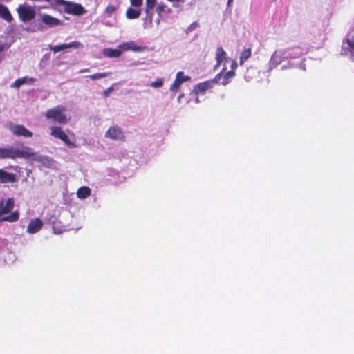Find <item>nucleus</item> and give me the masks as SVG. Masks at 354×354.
I'll use <instances>...</instances> for the list:
<instances>
[{"instance_id": "nucleus-1", "label": "nucleus", "mask_w": 354, "mask_h": 354, "mask_svg": "<svg viewBox=\"0 0 354 354\" xmlns=\"http://www.w3.org/2000/svg\"><path fill=\"white\" fill-rule=\"evenodd\" d=\"M15 201L12 198L0 201V222L14 223L19 220V213L13 211Z\"/></svg>"}, {"instance_id": "nucleus-2", "label": "nucleus", "mask_w": 354, "mask_h": 354, "mask_svg": "<svg viewBox=\"0 0 354 354\" xmlns=\"http://www.w3.org/2000/svg\"><path fill=\"white\" fill-rule=\"evenodd\" d=\"M44 115L46 119L59 124H66L71 118L66 108L63 105H58L48 109Z\"/></svg>"}, {"instance_id": "nucleus-3", "label": "nucleus", "mask_w": 354, "mask_h": 354, "mask_svg": "<svg viewBox=\"0 0 354 354\" xmlns=\"http://www.w3.org/2000/svg\"><path fill=\"white\" fill-rule=\"evenodd\" d=\"M341 54L354 62V27L348 30L342 41Z\"/></svg>"}, {"instance_id": "nucleus-4", "label": "nucleus", "mask_w": 354, "mask_h": 354, "mask_svg": "<svg viewBox=\"0 0 354 354\" xmlns=\"http://www.w3.org/2000/svg\"><path fill=\"white\" fill-rule=\"evenodd\" d=\"M221 77V73L217 74L212 80L201 82L194 86L190 95H204L207 91L212 88L217 84Z\"/></svg>"}, {"instance_id": "nucleus-5", "label": "nucleus", "mask_w": 354, "mask_h": 354, "mask_svg": "<svg viewBox=\"0 0 354 354\" xmlns=\"http://www.w3.org/2000/svg\"><path fill=\"white\" fill-rule=\"evenodd\" d=\"M292 54L285 50H277L272 55L270 61L268 62V71H271L278 65H279L283 61L288 60V57H291Z\"/></svg>"}, {"instance_id": "nucleus-6", "label": "nucleus", "mask_w": 354, "mask_h": 354, "mask_svg": "<svg viewBox=\"0 0 354 354\" xmlns=\"http://www.w3.org/2000/svg\"><path fill=\"white\" fill-rule=\"evenodd\" d=\"M56 6H62L65 12L74 15H81L86 12L82 5L64 0H57Z\"/></svg>"}, {"instance_id": "nucleus-7", "label": "nucleus", "mask_w": 354, "mask_h": 354, "mask_svg": "<svg viewBox=\"0 0 354 354\" xmlns=\"http://www.w3.org/2000/svg\"><path fill=\"white\" fill-rule=\"evenodd\" d=\"M17 12L23 22L31 21L35 18L36 14L35 8L26 4L19 5L17 8Z\"/></svg>"}, {"instance_id": "nucleus-8", "label": "nucleus", "mask_w": 354, "mask_h": 354, "mask_svg": "<svg viewBox=\"0 0 354 354\" xmlns=\"http://www.w3.org/2000/svg\"><path fill=\"white\" fill-rule=\"evenodd\" d=\"M50 135L55 138L59 139L70 148L76 147L74 141L71 140L66 133L62 130L60 127L52 126L50 128Z\"/></svg>"}, {"instance_id": "nucleus-9", "label": "nucleus", "mask_w": 354, "mask_h": 354, "mask_svg": "<svg viewBox=\"0 0 354 354\" xmlns=\"http://www.w3.org/2000/svg\"><path fill=\"white\" fill-rule=\"evenodd\" d=\"M105 137L117 141H123L125 138L123 130L117 125L110 127L105 133Z\"/></svg>"}, {"instance_id": "nucleus-10", "label": "nucleus", "mask_w": 354, "mask_h": 354, "mask_svg": "<svg viewBox=\"0 0 354 354\" xmlns=\"http://www.w3.org/2000/svg\"><path fill=\"white\" fill-rule=\"evenodd\" d=\"M191 77L189 75H185L184 72L179 71L176 73V77L173 83L169 87V91L173 93H176L179 91L181 85L186 82L190 81Z\"/></svg>"}, {"instance_id": "nucleus-11", "label": "nucleus", "mask_w": 354, "mask_h": 354, "mask_svg": "<svg viewBox=\"0 0 354 354\" xmlns=\"http://www.w3.org/2000/svg\"><path fill=\"white\" fill-rule=\"evenodd\" d=\"M84 47L83 44L77 41H74L68 44H62L56 46L50 45L49 49L54 53L64 50L68 48L80 49Z\"/></svg>"}, {"instance_id": "nucleus-12", "label": "nucleus", "mask_w": 354, "mask_h": 354, "mask_svg": "<svg viewBox=\"0 0 354 354\" xmlns=\"http://www.w3.org/2000/svg\"><path fill=\"white\" fill-rule=\"evenodd\" d=\"M215 59L216 64L214 66L216 69L220 64H223V67L221 70V73L225 72L227 68L225 66V62L227 61V57L225 51L222 47H218L215 53Z\"/></svg>"}, {"instance_id": "nucleus-13", "label": "nucleus", "mask_w": 354, "mask_h": 354, "mask_svg": "<svg viewBox=\"0 0 354 354\" xmlns=\"http://www.w3.org/2000/svg\"><path fill=\"white\" fill-rule=\"evenodd\" d=\"M10 129L13 134L17 136L30 138L33 135L31 131H30L23 125L12 124L10 126Z\"/></svg>"}, {"instance_id": "nucleus-14", "label": "nucleus", "mask_w": 354, "mask_h": 354, "mask_svg": "<svg viewBox=\"0 0 354 354\" xmlns=\"http://www.w3.org/2000/svg\"><path fill=\"white\" fill-rule=\"evenodd\" d=\"M15 158H31L34 160V158L37 156V153H35L31 148L28 147H23L21 149L15 148Z\"/></svg>"}, {"instance_id": "nucleus-15", "label": "nucleus", "mask_w": 354, "mask_h": 354, "mask_svg": "<svg viewBox=\"0 0 354 354\" xmlns=\"http://www.w3.org/2000/svg\"><path fill=\"white\" fill-rule=\"evenodd\" d=\"M118 48H120L122 51H133V52H141L145 48L139 46L137 43L135 41H131L128 42H124L118 46Z\"/></svg>"}, {"instance_id": "nucleus-16", "label": "nucleus", "mask_w": 354, "mask_h": 354, "mask_svg": "<svg viewBox=\"0 0 354 354\" xmlns=\"http://www.w3.org/2000/svg\"><path fill=\"white\" fill-rule=\"evenodd\" d=\"M41 19L42 22L50 27H55L62 24V22L49 15L47 14H40Z\"/></svg>"}, {"instance_id": "nucleus-17", "label": "nucleus", "mask_w": 354, "mask_h": 354, "mask_svg": "<svg viewBox=\"0 0 354 354\" xmlns=\"http://www.w3.org/2000/svg\"><path fill=\"white\" fill-rule=\"evenodd\" d=\"M42 226L43 222L41 219H32L27 226V232L29 234H35L42 228Z\"/></svg>"}, {"instance_id": "nucleus-18", "label": "nucleus", "mask_w": 354, "mask_h": 354, "mask_svg": "<svg viewBox=\"0 0 354 354\" xmlns=\"http://www.w3.org/2000/svg\"><path fill=\"white\" fill-rule=\"evenodd\" d=\"M15 148L12 147L0 148V158L15 159Z\"/></svg>"}, {"instance_id": "nucleus-19", "label": "nucleus", "mask_w": 354, "mask_h": 354, "mask_svg": "<svg viewBox=\"0 0 354 354\" xmlns=\"http://www.w3.org/2000/svg\"><path fill=\"white\" fill-rule=\"evenodd\" d=\"M156 0H146L145 13L147 18H149V23H152L153 19V10L155 6Z\"/></svg>"}, {"instance_id": "nucleus-20", "label": "nucleus", "mask_w": 354, "mask_h": 354, "mask_svg": "<svg viewBox=\"0 0 354 354\" xmlns=\"http://www.w3.org/2000/svg\"><path fill=\"white\" fill-rule=\"evenodd\" d=\"M102 54L107 57L117 58L119 57L122 54V50L118 47L116 49L113 48H104L102 50Z\"/></svg>"}, {"instance_id": "nucleus-21", "label": "nucleus", "mask_w": 354, "mask_h": 354, "mask_svg": "<svg viewBox=\"0 0 354 354\" xmlns=\"http://www.w3.org/2000/svg\"><path fill=\"white\" fill-rule=\"evenodd\" d=\"M34 160L40 162L44 167H50L53 165V161L51 158H48L46 156L39 155L37 153V156L34 158Z\"/></svg>"}, {"instance_id": "nucleus-22", "label": "nucleus", "mask_w": 354, "mask_h": 354, "mask_svg": "<svg viewBox=\"0 0 354 354\" xmlns=\"http://www.w3.org/2000/svg\"><path fill=\"white\" fill-rule=\"evenodd\" d=\"M0 17L3 18L8 22H10L12 20V16L11 15L8 8L0 3Z\"/></svg>"}, {"instance_id": "nucleus-23", "label": "nucleus", "mask_w": 354, "mask_h": 354, "mask_svg": "<svg viewBox=\"0 0 354 354\" xmlns=\"http://www.w3.org/2000/svg\"><path fill=\"white\" fill-rule=\"evenodd\" d=\"M141 14V9L129 8L126 11V17L129 19H137Z\"/></svg>"}, {"instance_id": "nucleus-24", "label": "nucleus", "mask_w": 354, "mask_h": 354, "mask_svg": "<svg viewBox=\"0 0 354 354\" xmlns=\"http://www.w3.org/2000/svg\"><path fill=\"white\" fill-rule=\"evenodd\" d=\"M0 180L2 183L14 182L15 176L11 173H8L2 169H0Z\"/></svg>"}, {"instance_id": "nucleus-25", "label": "nucleus", "mask_w": 354, "mask_h": 354, "mask_svg": "<svg viewBox=\"0 0 354 354\" xmlns=\"http://www.w3.org/2000/svg\"><path fill=\"white\" fill-rule=\"evenodd\" d=\"M91 194V190L89 187L84 186L78 189L77 196L80 199L86 198Z\"/></svg>"}, {"instance_id": "nucleus-26", "label": "nucleus", "mask_w": 354, "mask_h": 354, "mask_svg": "<svg viewBox=\"0 0 354 354\" xmlns=\"http://www.w3.org/2000/svg\"><path fill=\"white\" fill-rule=\"evenodd\" d=\"M222 75L223 73L221 71L219 73ZM235 75L234 72L233 71H227L225 73L224 75H221L220 81L218 83L221 84L222 85L225 86L228 84L230 80H231Z\"/></svg>"}, {"instance_id": "nucleus-27", "label": "nucleus", "mask_w": 354, "mask_h": 354, "mask_svg": "<svg viewBox=\"0 0 354 354\" xmlns=\"http://www.w3.org/2000/svg\"><path fill=\"white\" fill-rule=\"evenodd\" d=\"M33 82V79L28 78V77H22L16 80L11 85V87L18 88L21 85L24 84H30Z\"/></svg>"}, {"instance_id": "nucleus-28", "label": "nucleus", "mask_w": 354, "mask_h": 354, "mask_svg": "<svg viewBox=\"0 0 354 354\" xmlns=\"http://www.w3.org/2000/svg\"><path fill=\"white\" fill-rule=\"evenodd\" d=\"M251 56V49L250 48H245L241 53L240 56V64H243L245 61L248 59Z\"/></svg>"}, {"instance_id": "nucleus-29", "label": "nucleus", "mask_w": 354, "mask_h": 354, "mask_svg": "<svg viewBox=\"0 0 354 354\" xmlns=\"http://www.w3.org/2000/svg\"><path fill=\"white\" fill-rule=\"evenodd\" d=\"M117 10V6L113 4H109L105 9L104 15V17H111Z\"/></svg>"}, {"instance_id": "nucleus-30", "label": "nucleus", "mask_w": 354, "mask_h": 354, "mask_svg": "<svg viewBox=\"0 0 354 354\" xmlns=\"http://www.w3.org/2000/svg\"><path fill=\"white\" fill-rule=\"evenodd\" d=\"M170 11H171V9L167 8V6L164 3H159L157 6L156 12H158V15H160L162 12L169 13V12H170Z\"/></svg>"}, {"instance_id": "nucleus-31", "label": "nucleus", "mask_w": 354, "mask_h": 354, "mask_svg": "<svg viewBox=\"0 0 354 354\" xmlns=\"http://www.w3.org/2000/svg\"><path fill=\"white\" fill-rule=\"evenodd\" d=\"M286 51H288L292 54L291 57H288V59H292L297 57H299L301 55V52L299 49L295 50H285Z\"/></svg>"}, {"instance_id": "nucleus-32", "label": "nucleus", "mask_w": 354, "mask_h": 354, "mask_svg": "<svg viewBox=\"0 0 354 354\" xmlns=\"http://www.w3.org/2000/svg\"><path fill=\"white\" fill-rule=\"evenodd\" d=\"M107 75H108V73H96V74H93L91 75H88V76H87V77L90 78L92 80H95L97 79L106 77Z\"/></svg>"}, {"instance_id": "nucleus-33", "label": "nucleus", "mask_w": 354, "mask_h": 354, "mask_svg": "<svg viewBox=\"0 0 354 354\" xmlns=\"http://www.w3.org/2000/svg\"><path fill=\"white\" fill-rule=\"evenodd\" d=\"M150 86L153 88H160L163 86V79L158 78L156 81L151 82Z\"/></svg>"}, {"instance_id": "nucleus-34", "label": "nucleus", "mask_w": 354, "mask_h": 354, "mask_svg": "<svg viewBox=\"0 0 354 354\" xmlns=\"http://www.w3.org/2000/svg\"><path fill=\"white\" fill-rule=\"evenodd\" d=\"M132 6L138 8L142 5L143 0H130Z\"/></svg>"}, {"instance_id": "nucleus-35", "label": "nucleus", "mask_w": 354, "mask_h": 354, "mask_svg": "<svg viewBox=\"0 0 354 354\" xmlns=\"http://www.w3.org/2000/svg\"><path fill=\"white\" fill-rule=\"evenodd\" d=\"M237 68V63L236 61H232V64H231V71H233L234 72V71Z\"/></svg>"}, {"instance_id": "nucleus-36", "label": "nucleus", "mask_w": 354, "mask_h": 354, "mask_svg": "<svg viewBox=\"0 0 354 354\" xmlns=\"http://www.w3.org/2000/svg\"><path fill=\"white\" fill-rule=\"evenodd\" d=\"M113 91V88L112 87H109L106 90H105L103 93H104V95L105 97H107Z\"/></svg>"}, {"instance_id": "nucleus-37", "label": "nucleus", "mask_w": 354, "mask_h": 354, "mask_svg": "<svg viewBox=\"0 0 354 354\" xmlns=\"http://www.w3.org/2000/svg\"><path fill=\"white\" fill-rule=\"evenodd\" d=\"M292 67H295V66L292 64L289 63L288 65L282 66L281 68V70H285V69L292 68Z\"/></svg>"}, {"instance_id": "nucleus-38", "label": "nucleus", "mask_w": 354, "mask_h": 354, "mask_svg": "<svg viewBox=\"0 0 354 354\" xmlns=\"http://www.w3.org/2000/svg\"><path fill=\"white\" fill-rule=\"evenodd\" d=\"M143 21H144V24H143V25H144V27H145V28H147V24H148V23H149V24H151L149 23V18H147V17H146L145 19H143Z\"/></svg>"}, {"instance_id": "nucleus-39", "label": "nucleus", "mask_w": 354, "mask_h": 354, "mask_svg": "<svg viewBox=\"0 0 354 354\" xmlns=\"http://www.w3.org/2000/svg\"><path fill=\"white\" fill-rule=\"evenodd\" d=\"M53 231L55 234H60L62 230L57 229L55 227H53Z\"/></svg>"}, {"instance_id": "nucleus-40", "label": "nucleus", "mask_w": 354, "mask_h": 354, "mask_svg": "<svg viewBox=\"0 0 354 354\" xmlns=\"http://www.w3.org/2000/svg\"><path fill=\"white\" fill-rule=\"evenodd\" d=\"M195 96V99H194V101L196 104H198L201 102V100L199 99V96L200 95H194Z\"/></svg>"}, {"instance_id": "nucleus-41", "label": "nucleus", "mask_w": 354, "mask_h": 354, "mask_svg": "<svg viewBox=\"0 0 354 354\" xmlns=\"http://www.w3.org/2000/svg\"><path fill=\"white\" fill-rule=\"evenodd\" d=\"M184 97H185V94L184 93L180 94L178 97V102H180L181 99L183 98Z\"/></svg>"}, {"instance_id": "nucleus-42", "label": "nucleus", "mask_w": 354, "mask_h": 354, "mask_svg": "<svg viewBox=\"0 0 354 354\" xmlns=\"http://www.w3.org/2000/svg\"><path fill=\"white\" fill-rule=\"evenodd\" d=\"M140 64H142V62H133L132 64H131V66H138V65H140Z\"/></svg>"}, {"instance_id": "nucleus-43", "label": "nucleus", "mask_w": 354, "mask_h": 354, "mask_svg": "<svg viewBox=\"0 0 354 354\" xmlns=\"http://www.w3.org/2000/svg\"><path fill=\"white\" fill-rule=\"evenodd\" d=\"M299 67L303 70H305V66L303 63H301L299 66Z\"/></svg>"}, {"instance_id": "nucleus-44", "label": "nucleus", "mask_w": 354, "mask_h": 354, "mask_svg": "<svg viewBox=\"0 0 354 354\" xmlns=\"http://www.w3.org/2000/svg\"><path fill=\"white\" fill-rule=\"evenodd\" d=\"M196 26V23L192 24L191 26H190V28H193Z\"/></svg>"}, {"instance_id": "nucleus-45", "label": "nucleus", "mask_w": 354, "mask_h": 354, "mask_svg": "<svg viewBox=\"0 0 354 354\" xmlns=\"http://www.w3.org/2000/svg\"><path fill=\"white\" fill-rule=\"evenodd\" d=\"M88 71V69H83V70H81L80 71V73H84V72H87Z\"/></svg>"}, {"instance_id": "nucleus-46", "label": "nucleus", "mask_w": 354, "mask_h": 354, "mask_svg": "<svg viewBox=\"0 0 354 354\" xmlns=\"http://www.w3.org/2000/svg\"><path fill=\"white\" fill-rule=\"evenodd\" d=\"M104 24H106V25H107V26H110V25H111V24H110L109 22H107V21H104Z\"/></svg>"}, {"instance_id": "nucleus-47", "label": "nucleus", "mask_w": 354, "mask_h": 354, "mask_svg": "<svg viewBox=\"0 0 354 354\" xmlns=\"http://www.w3.org/2000/svg\"><path fill=\"white\" fill-rule=\"evenodd\" d=\"M233 0H228V3H230L231 1H232Z\"/></svg>"}]
</instances>
